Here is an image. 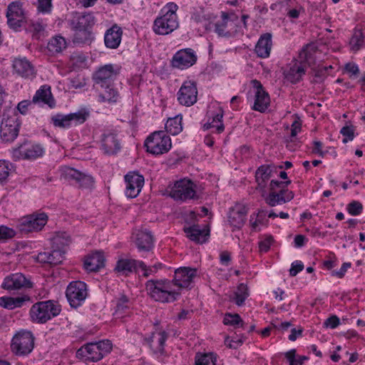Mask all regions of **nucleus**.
<instances>
[{
  "label": "nucleus",
  "instance_id": "nucleus-58",
  "mask_svg": "<svg viewBox=\"0 0 365 365\" xmlns=\"http://www.w3.org/2000/svg\"><path fill=\"white\" fill-rule=\"evenodd\" d=\"M46 25L38 21L32 22L31 24V29L36 38L40 37L41 33L44 31Z\"/></svg>",
  "mask_w": 365,
  "mask_h": 365
},
{
  "label": "nucleus",
  "instance_id": "nucleus-36",
  "mask_svg": "<svg viewBox=\"0 0 365 365\" xmlns=\"http://www.w3.org/2000/svg\"><path fill=\"white\" fill-rule=\"evenodd\" d=\"M272 47V35L266 33L260 36L255 48V51L258 57L268 58Z\"/></svg>",
  "mask_w": 365,
  "mask_h": 365
},
{
  "label": "nucleus",
  "instance_id": "nucleus-9",
  "mask_svg": "<svg viewBox=\"0 0 365 365\" xmlns=\"http://www.w3.org/2000/svg\"><path fill=\"white\" fill-rule=\"evenodd\" d=\"M147 152L158 155L168 153L171 147V139L163 130L155 131L145 141Z\"/></svg>",
  "mask_w": 365,
  "mask_h": 365
},
{
  "label": "nucleus",
  "instance_id": "nucleus-23",
  "mask_svg": "<svg viewBox=\"0 0 365 365\" xmlns=\"http://www.w3.org/2000/svg\"><path fill=\"white\" fill-rule=\"evenodd\" d=\"M197 59V55L192 48H184L174 54L171 63L173 67L183 70L193 66Z\"/></svg>",
  "mask_w": 365,
  "mask_h": 365
},
{
  "label": "nucleus",
  "instance_id": "nucleus-61",
  "mask_svg": "<svg viewBox=\"0 0 365 365\" xmlns=\"http://www.w3.org/2000/svg\"><path fill=\"white\" fill-rule=\"evenodd\" d=\"M296 352V349H293L284 353V356L289 361V365H299Z\"/></svg>",
  "mask_w": 365,
  "mask_h": 365
},
{
  "label": "nucleus",
  "instance_id": "nucleus-48",
  "mask_svg": "<svg viewBox=\"0 0 365 365\" xmlns=\"http://www.w3.org/2000/svg\"><path fill=\"white\" fill-rule=\"evenodd\" d=\"M73 42L75 44H90L93 39L91 29L74 30Z\"/></svg>",
  "mask_w": 365,
  "mask_h": 365
},
{
  "label": "nucleus",
  "instance_id": "nucleus-6",
  "mask_svg": "<svg viewBox=\"0 0 365 365\" xmlns=\"http://www.w3.org/2000/svg\"><path fill=\"white\" fill-rule=\"evenodd\" d=\"M290 180L280 182L272 180L269 183V192L264 198L267 205L274 207L289 202L294 198V193L287 187Z\"/></svg>",
  "mask_w": 365,
  "mask_h": 365
},
{
  "label": "nucleus",
  "instance_id": "nucleus-22",
  "mask_svg": "<svg viewBox=\"0 0 365 365\" xmlns=\"http://www.w3.org/2000/svg\"><path fill=\"white\" fill-rule=\"evenodd\" d=\"M168 334L165 330L156 329L151 336L145 339L153 353L160 360L165 354V342L168 339Z\"/></svg>",
  "mask_w": 365,
  "mask_h": 365
},
{
  "label": "nucleus",
  "instance_id": "nucleus-53",
  "mask_svg": "<svg viewBox=\"0 0 365 365\" xmlns=\"http://www.w3.org/2000/svg\"><path fill=\"white\" fill-rule=\"evenodd\" d=\"M362 204L359 201H352L347 206L348 212L353 216L360 215L362 212Z\"/></svg>",
  "mask_w": 365,
  "mask_h": 365
},
{
  "label": "nucleus",
  "instance_id": "nucleus-44",
  "mask_svg": "<svg viewBox=\"0 0 365 365\" xmlns=\"http://www.w3.org/2000/svg\"><path fill=\"white\" fill-rule=\"evenodd\" d=\"M29 299L30 298L28 296L16 297H0V306L8 309H14L21 307L25 302Z\"/></svg>",
  "mask_w": 365,
  "mask_h": 365
},
{
  "label": "nucleus",
  "instance_id": "nucleus-41",
  "mask_svg": "<svg viewBox=\"0 0 365 365\" xmlns=\"http://www.w3.org/2000/svg\"><path fill=\"white\" fill-rule=\"evenodd\" d=\"M135 242L140 251H149L153 246V237L148 231H138Z\"/></svg>",
  "mask_w": 365,
  "mask_h": 365
},
{
  "label": "nucleus",
  "instance_id": "nucleus-12",
  "mask_svg": "<svg viewBox=\"0 0 365 365\" xmlns=\"http://www.w3.org/2000/svg\"><path fill=\"white\" fill-rule=\"evenodd\" d=\"M48 222V216L44 212H36L20 219L17 229L23 234L41 231Z\"/></svg>",
  "mask_w": 365,
  "mask_h": 365
},
{
  "label": "nucleus",
  "instance_id": "nucleus-2",
  "mask_svg": "<svg viewBox=\"0 0 365 365\" xmlns=\"http://www.w3.org/2000/svg\"><path fill=\"white\" fill-rule=\"evenodd\" d=\"M178 6L173 2L168 3L160 10L159 16L155 19L153 30L158 35H168L179 27L176 11Z\"/></svg>",
  "mask_w": 365,
  "mask_h": 365
},
{
  "label": "nucleus",
  "instance_id": "nucleus-13",
  "mask_svg": "<svg viewBox=\"0 0 365 365\" xmlns=\"http://www.w3.org/2000/svg\"><path fill=\"white\" fill-rule=\"evenodd\" d=\"M44 152L41 145L25 142L12 150V158L14 160H34L42 157Z\"/></svg>",
  "mask_w": 365,
  "mask_h": 365
},
{
  "label": "nucleus",
  "instance_id": "nucleus-29",
  "mask_svg": "<svg viewBox=\"0 0 365 365\" xmlns=\"http://www.w3.org/2000/svg\"><path fill=\"white\" fill-rule=\"evenodd\" d=\"M247 214V208L242 204H236L230 208L228 215L230 225L236 229L241 228L245 222V217Z\"/></svg>",
  "mask_w": 365,
  "mask_h": 365
},
{
  "label": "nucleus",
  "instance_id": "nucleus-64",
  "mask_svg": "<svg viewBox=\"0 0 365 365\" xmlns=\"http://www.w3.org/2000/svg\"><path fill=\"white\" fill-rule=\"evenodd\" d=\"M344 68L346 72L349 73L351 75H353V76H356L359 73V67L354 63H347L345 65Z\"/></svg>",
  "mask_w": 365,
  "mask_h": 365
},
{
  "label": "nucleus",
  "instance_id": "nucleus-15",
  "mask_svg": "<svg viewBox=\"0 0 365 365\" xmlns=\"http://www.w3.org/2000/svg\"><path fill=\"white\" fill-rule=\"evenodd\" d=\"M120 72V68L113 64H107L99 68L93 74L96 88L113 83Z\"/></svg>",
  "mask_w": 365,
  "mask_h": 365
},
{
  "label": "nucleus",
  "instance_id": "nucleus-57",
  "mask_svg": "<svg viewBox=\"0 0 365 365\" xmlns=\"http://www.w3.org/2000/svg\"><path fill=\"white\" fill-rule=\"evenodd\" d=\"M273 242V238L272 236H267L264 240L259 242V248L261 252H267L269 251L272 244Z\"/></svg>",
  "mask_w": 365,
  "mask_h": 365
},
{
  "label": "nucleus",
  "instance_id": "nucleus-19",
  "mask_svg": "<svg viewBox=\"0 0 365 365\" xmlns=\"http://www.w3.org/2000/svg\"><path fill=\"white\" fill-rule=\"evenodd\" d=\"M197 93L196 83L193 81H185L177 93V99L180 105L190 107L197 102Z\"/></svg>",
  "mask_w": 365,
  "mask_h": 365
},
{
  "label": "nucleus",
  "instance_id": "nucleus-33",
  "mask_svg": "<svg viewBox=\"0 0 365 365\" xmlns=\"http://www.w3.org/2000/svg\"><path fill=\"white\" fill-rule=\"evenodd\" d=\"M32 102L45 104L51 108L55 107L56 101L53 97L51 86L48 85L41 86L33 96Z\"/></svg>",
  "mask_w": 365,
  "mask_h": 365
},
{
  "label": "nucleus",
  "instance_id": "nucleus-42",
  "mask_svg": "<svg viewBox=\"0 0 365 365\" xmlns=\"http://www.w3.org/2000/svg\"><path fill=\"white\" fill-rule=\"evenodd\" d=\"M67 47V42L63 36L56 35L48 41L47 50L51 55H56L61 53Z\"/></svg>",
  "mask_w": 365,
  "mask_h": 365
},
{
  "label": "nucleus",
  "instance_id": "nucleus-8",
  "mask_svg": "<svg viewBox=\"0 0 365 365\" xmlns=\"http://www.w3.org/2000/svg\"><path fill=\"white\" fill-rule=\"evenodd\" d=\"M89 117V112L81 109L68 114L56 113L51 117V122L54 127L69 129L84 123Z\"/></svg>",
  "mask_w": 365,
  "mask_h": 365
},
{
  "label": "nucleus",
  "instance_id": "nucleus-38",
  "mask_svg": "<svg viewBox=\"0 0 365 365\" xmlns=\"http://www.w3.org/2000/svg\"><path fill=\"white\" fill-rule=\"evenodd\" d=\"M183 230L187 237L197 243H203L207 240L209 235L208 231L202 229L199 225H193L189 227H184Z\"/></svg>",
  "mask_w": 365,
  "mask_h": 365
},
{
  "label": "nucleus",
  "instance_id": "nucleus-28",
  "mask_svg": "<svg viewBox=\"0 0 365 365\" xmlns=\"http://www.w3.org/2000/svg\"><path fill=\"white\" fill-rule=\"evenodd\" d=\"M69 24L73 30L91 29L95 19L91 14L76 12L72 15Z\"/></svg>",
  "mask_w": 365,
  "mask_h": 365
},
{
  "label": "nucleus",
  "instance_id": "nucleus-35",
  "mask_svg": "<svg viewBox=\"0 0 365 365\" xmlns=\"http://www.w3.org/2000/svg\"><path fill=\"white\" fill-rule=\"evenodd\" d=\"M96 88L98 92V102L113 103H116L120 98L118 91L114 87V83Z\"/></svg>",
  "mask_w": 365,
  "mask_h": 365
},
{
  "label": "nucleus",
  "instance_id": "nucleus-34",
  "mask_svg": "<svg viewBox=\"0 0 365 365\" xmlns=\"http://www.w3.org/2000/svg\"><path fill=\"white\" fill-rule=\"evenodd\" d=\"M13 68L16 73L25 78H32L35 76L33 66L26 58H16L13 62Z\"/></svg>",
  "mask_w": 365,
  "mask_h": 365
},
{
  "label": "nucleus",
  "instance_id": "nucleus-45",
  "mask_svg": "<svg viewBox=\"0 0 365 365\" xmlns=\"http://www.w3.org/2000/svg\"><path fill=\"white\" fill-rule=\"evenodd\" d=\"M182 115L181 114L168 118L165 125L166 132L173 135H178L182 130Z\"/></svg>",
  "mask_w": 365,
  "mask_h": 365
},
{
  "label": "nucleus",
  "instance_id": "nucleus-24",
  "mask_svg": "<svg viewBox=\"0 0 365 365\" xmlns=\"http://www.w3.org/2000/svg\"><path fill=\"white\" fill-rule=\"evenodd\" d=\"M2 288L9 292L32 287V282L25 275L17 272L11 274L4 278Z\"/></svg>",
  "mask_w": 365,
  "mask_h": 365
},
{
  "label": "nucleus",
  "instance_id": "nucleus-31",
  "mask_svg": "<svg viewBox=\"0 0 365 365\" xmlns=\"http://www.w3.org/2000/svg\"><path fill=\"white\" fill-rule=\"evenodd\" d=\"M123 29L117 24L113 25L108 29L104 35V42L107 48H117L121 42Z\"/></svg>",
  "mask_w": 365,
  "mask_h": 365
},
{
  "label": "nucleus",
  "instance_id": "nucleus-43",
  "mask_svg": "<svg viewBox=\"0 0 365 365\" xmlns=\"http://www.w3.org/2000/svg\"><path fill=\"white\" fill-rule=\"evenodd\" d=\"M349 45L352 52H357L365 48V36L360 29H355L350 38Z\"/></svg>",
  "mask_w": 365,
  "mask_h": 365
},
{
  "label": "nucleus",
  "instance_id": "nucleus-46",
  "mask_svg": "<svg viewBox=\"0 0 365 365\" xmlns=\"http://www.w3.org/2000/svg\"><path fill=\"white\" fill-rule=\"evenodd\" d=\"M71 242V237L66 232H58L52 238V249L63 250L66 252V247Z\"/></svg>",
  "mask_w": 365,
  "mask_h": 365
},
{
  "label": "nucleus",
  "instance_id": "nucleus-4",
  "mask_svg": "<svg viewBox=\"0 0 365 365\" xmlns=\"http://www.w3.org/2000/svg\"><path fill=\"white\" fill-rule=\"evenodd\" d=\"M239 23L240 19L235 14L222 12L220 19L205 22L204 26L207 31L213 30L219 36L231 37L237 33Z\"/></svg>",
  "mask_w": 365,
  "mask_h": 365
},
{
  "label": "nucleus",
  "instance_id": "nucleus-49",
  "mask_svg": "<svg viewBox=\"0 0 365 365\" xmlns=\"http://www.w3.org/2000/svg\"><path fill=\"white\" fill-rule=\"evenodd\" d=\"M249 295L250 293L247 284L240 283L235 291L232 299L237 306H242Z\"/></svg>",
  "mask_w": 365,
  "mask_h": 365
},
{
  "label": "nucleus",
  "instance_id": "nucleus-17",
  "mask_svg": "<svg viewBox=\"0 0 365 365\" xmlns=\"http://www.w3.org/2000/svg\"><path fill=\"white\" fill-rule=\"evenodd\" d=\"M252 92L254 93V103L252 110L264 113L270 105V97L264 90L260 81L255 79L251 81Z\"/></svg>",
  "mask_w": 365,
  "mask_h": 365
},
{
  "label": "nucleus",
  "instance_id": "nucleus-37",
  "mask_svg": "<svg viewBox=\"0 0 365 365\" xmlns=\"http://www.w3.org/2000/svg\"><path fill=\"white\" fill-rule=\"evenodd\" d=\"M105 258L102 252H95L84 260V267L88 272H97L104 267Z\"/></svg>",
  "mask_w": 365,
  "mask_h": 365
},
{
  "label": "nucleus",
  "instance_id": "nucleus-59",
  "mask_svg": "<svg viewBox=\"0 0 365 365\" xmlns=\"http://www.w3.org/2000/svg\"><path fill=\"white\" fill-rule=\"evenodd\" d=\"M304 269V264L302 262L296 260L292 263L291 268L289 269V275L292 277L296 276L299 272Z\"/></svg>",
  "mask_w": 365,
  "mask_h": 365
},
{
  "label": "nucleus",
  "instance_id": "nucleus-55",
  "mask_svg": "<svg viewBox=\"0 0 365 365\" xmlns=\"http://www.w3.org/2000/svg\"><path fill=\"white\" fill-rule=\"evenodd\" d=\"M9 163L6 160H0V182L6 180L9 175Z\"/></svg>",
  "mask_w": 365,
  "mask_h": 365
},
{
  "label": "nucleus",
  "instance_id": "nucleus-16",
  "mask_svg": "<svg viewBox=\"0 0 365 365\" xmlns=\"http://www.w3.org/2000/svg\"><path fill=\"white\" fill-rule=\"evenodd\" d=\"M138 269L143 271V275L145 277L149 276L147 266L142 261H138L130 258H120L116 262L114 272L119 275L128 276Z\"/></svg>",
  "mask_w": 365,
  "mask_h": 365
},
{
  "label": "nucleus",
  "instance_id": "nucleus-47",
  "mask_svg": "<svg viewBox=\"0 0 365 365\" xmlns=\"http://www.w3.org/2000/svg\"><path fill=\"white\" fill-rule=\"evenodd\" d=\"M266 216L267 213L263 210L250 215V224L252 231L259 232L261 230V226L267 225Z\"/></svg>",
  "mask_w": 365,
  "mask_h": 365
},
{
  "label": "nucleus",
  "instance_id": "nucleus-3",
  "mask_svg": "<svg viewBox=\"0 0 365 365\" xmlns=\"http://www.w3.org/2000/svg\"><path fill=\"white\" fill-rule=\"evenodd\" d=\"M310 47L303 48L299 55V59H294L285 68L283 74L284 78L292 84H296L302 80L308 66L313 59Z\"/></svg>",
  "mask_w": 365,
  "mask_h": 365
},
{
  "label": "nucleus",
  "instance_id": "nucleus-27",
  "mask_svg": "<svg viewBox=\"0 0 365 365\" xmlns=\"http://www.w3.org/2000/svg\"><path fill=\"white\" fill-rule=\"evenodd\" d=\"M6 17L10 28L17 30L21 26L25 21V16L20 2L15 1L9 5Z\"/></svg>",
  "mask_w": 365,
  "mask_h": 365
},
{
  "label": "nucleus",
  "instance_id": "nucleus-10",
  "mask_svg": "<svg viewBox=\"0 0 365 365\" xmlns=\"http://www.w3.org/2000/svg\"><path fill=\"white\" fill-rule=\"evenodd\" d=\"M169 195L175 201L186 202L197 199L196 185L190 179L183 178L175 182Z\"/></svg>",
  "mask_w": 365,
  "mask_h": 365
},
{
  "label": "nucleus",
  "instance_id": "nucleus-52",
  "mask_svg": "<svg viewBox=\"0 0 365 365\" xmlns=\"http://www.w3.org/2000/svg\"><path fill=\"white\" fill-rule=\"evenodd\" d=\"M36 7L38 13L50 14L53 9L52 0H37Z\"/></svg>",
  "mask_w": 365,
  "mask_h": 365
},
{
  "label": "nucleus",
  "instance_id": "nucleus-5",
  "mask_svg": "<svg viewBox=\"0 0 365 365\" xmlns=\"http://www.w3.org/2000/svg\"><path fill=\"white\" fill-rule=\"evenodd\" d=\"M112 349V344L109 340L88 343L76 351V357L86 363L98 361L105 354Z\"/></svg>",
  "mask_w": 365,
  "mask_h": 365
},
{
  "label": "nucleus",
  "instance_id": "nucleus-21",
  "mask_svg": "<svg viewBox=\"0 0 365 365\" xmlns=\"http://www.w3.org/2000/svg\"><path fill=\"white\" fill-rule=\"evenodd\" d=\"M197 275V269L183 267L175 271L174 277L171 280L175 283L176 288L181 294L182 289L189 288Z\"/></svg>",
  "mask_w": 365,
  "mask_h": 365
},
{
  "label": "nucleus",
  "instance_id": "nucleus-54",
  "mask_svg": "<svg viewBox=\"0 0 365 365\" xmlns=\"http://www.w3.org/2000/svg\"><path fill=\"white\" fill-rule=\"evenodd\" d=\"M16 235V232L6 226H0V240H9L14 237Z\"/></svg>",
  "mask_w": 365,
  "mask_h": 365
},
{
  "label": "nucleus",
  "instance_id": "nucleus-40",
  "mask_svg": "<svg viewBox=\"0 0 365 365\" xmlns=\"http://www.w3.org/2000/svg\"><path fill=\"white\" fill-rule=\"evenodd\" d=\"M223 113L220 110L219 113L209 118L207 121L203 125L205 130H212V133L220 134L225 130V125L222 121Z\"/></svg>",
  "mask_w": 365,
  "mask_h": 365
},
{
  "label": "nucleus",
  "instance_id": "nucleus-60",
  "mask_svg": "<svg viewBox=\"0 0 365 365\" xmlns=\"http://www.w3.org/2000/svg\"><path fill=\"white\" fill-rule=\"evenodd\" d=\"M302 130V122L299 118L295 119L291 125V139L295 138Z\"/></svg>",
  "mask_w": 365,
  "mask_h": 365
},
{
  "label": "nucleus",
  "instance_id": "nucleus-32",
  "mask_svg": "<svg viewBox=\"0 0 365 365\" xmlns=\"http://www.w3.org/2000/svg\"><path fill=\"white\" fill-rule=\"evenodd\" d=\"M133 301L125 295H121L116 299L113 315L115 318L123 319L133 313Z\"/></svg>",
  "mask_w": 365,
  "mask_h": 365
},
{
  "label": "nucleus",
  "instance_id": "nucleus-63",
  "mask_svg": "<svg viewBox=\"0 0 365 365\" xmlns=\"http://www.w3.org/2000/svg\"><path fill=\"white\" fill-rule=\"evenodd\" d=\"M332 69V66H319L317 70L314 71L315 76L317 78H324L328 75V71Z\"/></svg>",
  "mask_w": 365,
  "mask_h": 365
},
{
  "label": "nucleus",
  "instance_id": "nucleus-30",
  "mask_svg": "<svg viewBox=\"0 0 365 365\" xmlns=\"http://www.w3.org/2000/svg\"><path fill=\"white\" fill-rule=\"evenodd\" d=\"M64 255L65 252L63 250L52 249L39 252L36 257V260L42 264L57 265L63 262Z\"/></svg>",
  "mask_w": 365,
  "mask_h": 365
},
{
  "label": "nucleus",
  "instance_id": "nucleus-11",
  "mask_svg": "<svg viewBox=\"0 0 365 365\" xmlns=\"http://www.w3.org/2000/svg\"><path fill=\"white\" fill-rule=\"evenodd\" d=\"M34 346V336L29 331L21 330L12 338L11 351L17 356H26L30 354Z\"/></svg>",
  "mask_w": 365,
  "mask_h": 365
},
{
  "label": "nucleus",
  "instance_id": "nucleus-18",
  "mask_svg": "<svg viewBox=\"0 0 365 365\" xmlns=\"http://www.w3.org/2000/svg\"><path fill=\"white\" fill-rule=\"evenodd\" d=\"M66 295L71 307H79L87 297L86 284L81 281L71 282L66 289Z\"/></svg>",
  "mask_w": 365,
  "mask_h": 365
},
{
  "label": "nucleus",
  "instance_id": "nucleus-7",
  "mask_svg": "<svg viewBox=\"0 0 365 365\" xmlns=\"http://www.w3.org/2000/svg\"><path fill=\"white\" fill-rule=\"evenodd\" d=\"M61 311V305L52 300L39 302L32 305L30 316L33 322L46 323L58 316Z\"/></svg>",
  "mask_w": 365,
  "mask_h": 365
},
{
  "label": "nucleus",
  "instance_id": "nucleus-25",
  "mask_svg": "<svg viewBox=\"0 0 365 365\" xmlns=\"http://www.w3.org/2000/svg\"><path fill=\"white\" fill-rule=\"evenodd\" d=\"M126 183L125 193L128 197H136L144 185V178L136 172H130L125 175Z\"/></svg>",
  "mask_w": 365,
  "mask_h": 365
},
{
  "label": "nucleus",
  "instance_id": "nucleus-14",
  "mask_svg": "<svg viewBox=\"0 0 365 365\" xmlns=\"http://www.w3.org/2000/svg\"><path fill=\"white\" fill-rule=\"evenodd\" d=\"M100 149L105 155H113L121 149L120 140L113 130H104L99 138Z\"/></svg>",
  "mask_w": 365,
  "mask_h": 365
},
{
  "label": "nucleus",
  "instance_id": "nucleus-51",
  "mask_svg": "<svg viewBox=\"0 0 365 365\" xmlns=\"http://www.w3.org/2000/svg\"><path fill=\"white\" fill-rule=\"evenodd\" d=\"M223 323L225 325L233 326L235 327H242L243 326V322L240 316L237 314H226L223 319Z\"/></svg>",
  "mask_w": 365,
  "mask_h": 365
},
{
  "label": "nucleus",
  "instance_id": "nucleus-26",
  "mask_svg": "<svg viewBox=\"0 0 365 365\" xmlns=\"http://www.w3.org/2000/svg\"><path fill=\"white\" fill-rule=\"evenodd\" d=\"M20 124L15 117L4 118L0 126V135L3 141L12 142L19 135Z\"/></svg>",
  "mask_w": 365,
  "mask_h": 365
},
{
  "label": "nucleus",
  "instance_id": "nucleus-62",
  "mask_svg": "<svg viewBox=\"0 0 365 365\" xmlns=\"http://www.w3.org/2000/svg\"><path fill=\"white\" fill-rule=\"evenodd\" d=\"M340 324V320L338 317L334 315L326 319L324 326L331 329L336 328Z\"/></svg>",
  "mask_w": 365,
  "mask_h": 365
},
{
  "label": "nucleus",
  "instance_id": "nucleus-50",
  "mask_svg": "<svg viewBox=\"0 0 365 365\" xmlns=\"http://www.w3.org/2000/svg\"><path fill=\"white\" fill-rule=\"evenodd\" d=\"M217 356L213 353H197L195 357V365H216Z\"/></svg>",
  "mask_w": 365,
  "mask_h": 365
},
{
  "label": "nucleus",
  "instance_id": "nucleus-20",
  "mask_svg": "<svg viewBox=\"0 0 365 365\" xmlns=\"http://www.w3.org/2000/svg\"><path fill=\"white\" fill-rule=\"evenodd\" d=\"M61 175L65 180L73 181L81 187H91L94 182L93 178L91 175L68 166L61 167Z\"/></svg>",
  "mask_w": 365,
  "mask_h": 365
},
{
  "label": "nucleus",
  "instance_id": "nucleus-39",
  "mask_svg": "<svg viewBox=\"0 0 365 365\" xmlns=\"http://www.w3.org/2000/svg\"><path fill=\"white\" fill-rule=\"evenodd\" d=\"M276 168L272 165H262L256 171L255 178L258 186L262 189L266 187V182L274 175Z\"/></svg>",
  "mask_w": 365,
  "mask_h": 365
},
{
  "label": "nucleus",
  "instance_id": "nucleus-1",
  "mask_svg": "<svg viewBox=\"0 0 365 365\" xmlns=\"http://www.w3.org/2000/svg\"><path fill=\"white\" fill-rule=\"evenodd\" d=\"M145 288L151 299L161 303L173 302L180 296L171 279H150L146 282Z\"/></svg>",
  "mask_w": 365,
  "mask_h": 365
},
{
  "label": "nucleus",
  "instance_id": "nucleus-56",
  "mask_svg": "<svg viewBox=\"0 0 365 365\" xmlns=\"http://www.w3.org/2000/svg\"><path fill=\"white\" fill-rule=\"evenodd\" d=\"M340 133L346 137L347 138L343 139V143H346L349 140H352L354 138V130L352 126H344L341 130Z\"/></svg>",
  "mask_w": 365,
  "mask_h": 365
}]
</instances>
